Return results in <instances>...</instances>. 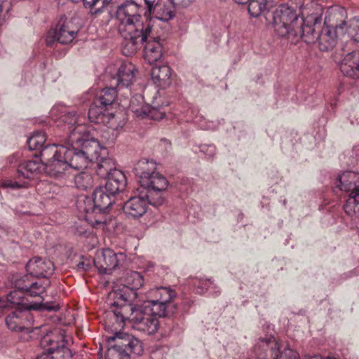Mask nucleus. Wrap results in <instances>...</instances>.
<instances>
[{
    "instance_id": "obj_1",
    "label": "nucleus",
    "mask_w": 359,
    "mask_h": 359,
    "mask_svg": "<svg viewBox=\"0 0 359 359\" xmlns=\"http://www.w3.org/2000/svg\"><path fill=\"white\" fill-rule=\"evenodd\" d=\"M322 11L312 13L306 18H299L295 11L287 5L279 6L273 12V25L276 34L280 37H286L292 43L300 40L306 43H313L318 41L320 50L327 51L332 49L337 41L338 30L343 33V22L335 27H324L321 33L316 30L321 23Z\"/></svg>"
},
{
    "instance_id": "obj_2",
    "label": "nucleus",
    "mask_w": 359,
    "mask_h": 359,
    "mask_svg": "<svg viewBox=\"0 0 359 359\" xmlns=\"http://www.w3.org/2000/svg\"><path fill=\"white\" fill-rule=\"evenodd\" d=\"M116 19L119 32L123 38L121 46H128L130 48L134 45L138 46L141 40L146 37L145 35L141 39L136 36L142 32L144 34L149 32L151 25L154 24L151 18L142 21L140 6L133 0H127L117 7Z\"/></svg>"
},
{
    "instance_id": "obj_3",
    "label": "nucleus",
    "mask_w": 359,
    "mask_h": 359,
    "mask_svg": "<svg viewBox=\"0 0 359 359\" xmlns=\"http://www.w3.org/2000/svg\"><path fill=\"white\" fill-rule=\"evenodd\" d=\"M50 282L45 280L41 283V280H30L29 276H24L15 280V290L11 291L6 296L7 303L5 306H18L17 309H28L30 310H43L48 311H56L59 309V304L55 302H45L41 304H28L25 295L31 297L41 296L50 286Z\"/></svg>"
},
{
    "instance_id": "obj_4",
    "label": "nucleus",
    "mask_w": 359,
    "mask_h": 359,
    "mask_svg": "<svg viewBox=\"0 0 359 359\" xmlns=\"http://www.w3.org/2000/svg\"><path fill=\"white\" fill-rule=\"evenodd\" d=\"M113 305L118 306L113 310V315L117 323L121 324L128 320L133 329L147 334H153L158 330L159 316L149 306H133L126 303V300H123L121 304L115 302Z\"/></svg>"
},
{
    "instance_id": "obj_5",
    "label": "nucleus",
    "mask_w": 359,
    "mask_h": 359,
    "mask_svg": "<svg viewBox=\"0 0 359 359\" xmlns=\"http://www.w3.org/2000/svg\"><path fill=\"white\" fill-rule=\"evenodd\" d=\"M118 90L116 86L109 85L97 93L88 109V118L91 122L103 123L113 130H118L123 126L122 122L116 121V116L112 111Z\"/></svg>"
},
{
    "instance_id": "obj_6",
    "label": "nucleus",
    "mask_w": 359,
    "mask_h": 359,
    "mask_svg": "<svg viewBox=\"0 0 359 359\" xmlns=\"http://www.w3.org/2000/svg\"><path fill=\"white\" fill-rule=\"evenodd\" d=\"M144 35L142 32L137 37L142 38ZM145 38L141 40L140 44L134 45L133 48L128 46H121V51L123 55L130 56L140 50L144 43V57L149 63L152 64L159 60L163 55L164 46L165 45L166 37L162 30H160L154 24L151 25L149 32L145 34Z\"/></svg>"
},
{
    "instance_id": "obj_7",
    "label": "nucleus",
    "mask_w": 359,
    "mask_h": 359,
    "mask_svg": "<svg viewBox=\"0 0 359 359\" xmlns=\"http://www.w3.org/2000/svg\"><path fill=\"white\" fill-rule=\"evenodd\" d=\"M253 352L257 359H299L297 352L283 347L273 336L259 338L254 345Z\"/></svg>"
},
{
    "instance_id": "obj_8",
    "label": "nucleus",
    "mask_w": 359,
    "mask_h": 359,
    "mask_svg": "<svg viewBox=\"0 0 359 359\" xmlns=\"http://www.w3.org/2000/svg\"><path fill=\"white\" fill-rule=\"evenodd\" d=\"M175 297V292L168 287L154 288L147 292L143 305L149 306L159 317L172 316L177 311L176 304L172 302Z\"/></svg>"
},
{
    "instance_id": "obj_9",
    "label": "nucleus",
    "mask_w": 359,
    "mask_h": 359,
    "mask_svg": "<svg viewBox=\"0 0 359 359\" xmlns=\"http://www.w3.org/2000/svg\"><path fill=\"white\" fill-rule=\"evenodd\" d=\"M40 345L44 351L37 359H70V350L65 346V334L60 330H54L42 337Z\"/></svg>"
},
{
    "instance_id": "obj_10",
    "label": "nucleus",
    "mask_w": 359,
    "mask_h": 359,
    "mask_svg": "<svg viewBox=\"0 0 359 359\" xmlns=\"http://www.w3.org/2000/svg\"><path fill=\"white\" fill-rule=\"evenodd\" d=\"M88 130L86 124H79L68 137V142L81 148L90 162L98 161L104 149L95 138L88 139Z\"/></svg>"
},
{
    "instance_id": "obj_11",
    "label": "nucleus",
    "mask_w": 359,
    "mask_h": 359,
    "mask_svg": "<svg viewBox=\"0 0 359 359\" xmlns=\"http://www.w3.org/2000/svg\"><path fill=\"white\" fill-rule=\"evenodd\" d=\"M111 339L118 341L114 347L108 350L106 359H129L128 352L138 355L143 353L142 341L132 335L116 332Z\"/></svg>"
},
{
    "instance_id": "obj_12",
    "label": "nucleus",
    "mask_w": 359,
    "mask_h": 359,
    "mask_svg": "<svg viewBox=\"0 0 359 359\" xmlns=\"http://www.w3.org/2000/svg\"><path fill=\"white\" fill-rule=\"evenodd\" d=\"M65 146H67L68 151L62 156V160L56 161L55 164H52L54 168H58L57 172H60L61 175L69 168L74 170L86 168L90 161L82 150L76 145L69 144L68 138L65 142Z\"/></svg>"
},
{
    "instance_id": "obj_13",
    "label": "nucleus",
    "mask_w": 359,
    "mask_h": 359,
    "mask_svg": "<svg viewBox=\"0 0 359 359\" xmlns=\"http://www.w3.org/2000/svg\"><path fill=\"white\" fill-rule=\"evenodd\" d=\"M137 191L147 201L148 204L158 207L164 203L163 194L168 186V181H137Z\"/></svg>"
},
{
    "instance_id": "obj_14",
    "label": "nucleus",
    "mask_w": 359,
    "mask_h": 359,
    "mask_svg": "<svg viewBox=\"0 0 359 359\" xmlns=\"http://www.w3.org/2000/svg\"><path fill=\"white\" fill-rule=\"evenodd\" d=\"M78 31L72 21L61 18L55 29L48 32L46 43L49 46H52L55 41L62 44L69 43L76 38Z\"/></svg>"
},
{
    "instance_id": "obj_15",
    "label": "nucleus",
    "mask_w": 359,
    "mask_h": 359,
    "mask_svg": "<svg viewBox=\"0 0 359 359\" xmlns=\"http://www.w3.org/2000/svg\"><path fill=\"white\" fill-rule=\"evenodd\" d=\"M68 151L67 146L61 144H48L43 147L40 149L41 161L45 165L46 172L50 177H60V172H57L58 168L52 166V164H55V161L62 160V156H65Z\"/></svg>"
},
{
    "instance_id": "obj_16",
    "label": "nucleus",
    "mask_w": 359,
    "mask_h": 359,
    "mask_svg": "<svg viewBox=\"0 0 359 359\" xmlns=\"http://www.w3.org/2000/svg\"><path fill=\"white\" fill-rule=\"evenodd\" d=\"M31 311L27 308L16 309L8 314L5 319L8 328L14 332H25L26 334L37 330L38 327H32L34 316Z\"/></svg>"
},
{
    "instance_id": "obj_17",
    "label": "nucleus",
    "mask_w": 359,
    "mask_h": 359,
    "mask_svg": "<svg viewBox=\"0 0 359 359\" xmlns=\"http://www.w3.org/2000/svg\"><path fill=\"white\" fill-rule=\"evenodd\" d=\"M123 253H115L109 248L98 251L94 259L95 266L100 273L108 274L115 269L125 259Z\"/></svg>"
},
{
    "instance_id": "obj_18",
    "label": "nucleus",
    "mask_w": 359,
    "mask_h": 359,
    "mask_svg": "<svg viewBox=\"0 0 359 359\" xmlns=\"http://www.w3.org/2000/svg\"><path fill=\"white\" fill-rule=\"evenodd\" d=\"M27 271L30 280H41L43 283L45 280H50L48 278L51 276L55 270L53 263L47 259L42 257H34L26 265Z\"/></svg>"
},
{
    "instance_id": "obj_19",
    "label": "nucleus",
    "mask_w": 359,
    "mask_h": 359,
    "mask_svg": "<svg viewBox=\"0 0 359 359\" xmlns=\"http://www.w3.org/2000/svg\"><path fill=\"white\" fill-rule=\"evenodd\" d=\"M337 187L350 193L344 205L345 212L351 217L359 214V181H338Z\"/></svg>"
},
{
    "instance_id": "obj_20",
    "label": "nucleus",
    "mask_w": 359,
    "mask_h": 359,
    "mask_svg": "<svg viewBox=\"0 0 359 359\" xmlns=\"http://www.w3.org/2000/svg\"><path fill=\"white\" fill-rule=\"evenodd\" d=\"M135 67L131 63H122L116 74L109 77V84L118 90L128 88L135 80Z\"/></svg>"
},
{
    "instance_id": "obj_21",
    "label": "nucleus",
    "mask_w": 359,
    "mask_h": 359,
    "mask_svg": "<svg viewBox=\"0 0 359 359\" xmlns=\"http://www.w3.org/2000/svg\"><path fill=\"white\" fill-rule=\"evenodd\" d=\"M148 205L144 197L139 194V196L132 197L125 203L123 210L127 217L138 219L147 212Z\"/></svg>"
},
{
    "instance_id": "obj_22",
    "label": "nucleus",
    "mask_w": 359,
    "mask_h": 359,
    "mask_svg": "<svg viewBox=\"0 0 359 359\" xmlns=\"http://www.w3.org/2000/svg\"><path fill=\"white\" fill-rule=\"evenodd\" d=\"M341 72L346 76L359 78V50L347 53L340 64Z\"/></svg>"
},
{
    "instance_id": "obj_23",
    "label": "nucleus",
    "mask_w": 359,
    "mask_h": 359,
    "mask_svg": "<svg viewBox=\"0 0 359 359\" xmlns=\"http://www.w3.org/2000/svg\"><path fill=\"white\" fill-rule=\"evenodd\" d=\"M135 175L141 180H165L158 172L156 170V163L148 159L140 160L135 168Z\"/></svg>"
},
{
    "instance_id": "obj_24",
    "label": "nucleus",
    "mask_w": 359,
    "mask_h": 359,
    "mask_svg": "<svg viewBox=\"0 0 359 359\" xmlns=\"http://www.w3.org/2000/svg\"><path fill=\"white\" fill-rule=\"evenodd\" d=\"M97 175L102 180H126L125 174L114 167L110 159H103L97 164Z\"/></svg>"
},
{
    "instance_id": "obj_25",
    "label": "nucleus",
    "mask_w": 359,
    "mask_h": 359,
    "mask_svg": "<svg viewBox=\"0 0 359 359\" xmlns=\"http://www.w3.org/2000/svg\"><path fill=\"white\" fill-rule=\"evenodd\" d=\"M62 114L60 119L63 123L64 130L68 134L67 138L79 124H85V117L81 111L78 113L73 109H65Z\"/></svg>"
},
{
    "instance_id": "obj_26",
    "label": "nucleus",
    "mask_w": 359,
    "mask_h": 359,
    "mask_svg": "<svg viewBox=\"0 0 359 359\" xmlns=\"http://www.w3.org/2000/svg\"><path fill=\"white\" fill-rule=\"evenodd\" d=\"M151 75L156 86L161 89L170 86L171 83V69L168 65L153 67Z\"/></svg>"
},
{
    "instance_id": "obj_27",
    "label": "nucleus",
    "mask_w": 359,
    "mask_h": 359,
    "mask_svg": "<svg viewBox=\"0 0 359 359\" xmlns=\"http://www.w3.org/2000/svg\"><path fill=\"white\" fill-rule=\"evenodd\" d=\"M41 163L39 160H29L20 163L18 169V177H23L26 179L34 177L40 172Z\"/></svg>"
},
{
    "instance_id": "obj_28",
    "label": "nucleus",
    "mask_w": 359,
    "mask_h": 359,
    "mask_svg": "<svg viewBox=\"0 0 359 359\" xmlns=\"http://www.w3.org/2000/svg\"><path fill=\"white\" fill-rule=\"evenodd\" d=\"M98 212H104L114 202V199L102 189V187L97 188L93 194Z\"/></svg>"
},
{
    "instance_id": "obj_29",
    "label": "nucleus",
    "mask_w": 359,
    "mask_h": 359,
    "mask_svg": "<svg viewBox=\"0 0 359 359\" xmlns=\"http://www.w3.org/2000/svg\"><path fill=\"white\" fill-rule=\"evenodd\" d=\"M129 108L137 117L145 118L149 105L145 104L142 95L136 94L130 99Z\"/></svg>"
},
{
    "instance_id": "obj_30",
    "label": "nucleus",
    "mask_w": 359,
    "mask_h": 359,
    "mask_svg": "<svg viewBox=\"0 0 359 359\" xmlns=\"http://www.w3.org/2000/svg\"><path fill=\"white\" fill-rule=\"evenodd\" d=\"M175 9L177 8L170 3L165 4L160 1L156 7L155 18L161 21L168 22L175 18Z\"/></svg>"
},
{
    "instance_id": "obj_31",
    "label": "nucleus",
    "mask_w": 359,
    "mask_h": 359,
    "mask_svg": "<svg viewBox=\"0 0 359 359\" xmlns=\"http://www.w3.org/2000/svg\"><path fill=\"white\" fill-rule=\"evenodd\" d=\"M96 206L97 205L93 197H85L84 198L79 199L77 202V208L79 210L86 214V219L87 218V216H91V215L100 213V212H98V208H97Z\"/></svg>"
},
{
    "instance_id": "obj_32",
    "label": "nucleus",
    "mask_w": 359,
    "mask_h": 359,
    "mask_svg": "<svg viewBox=\"0 0 359 359\" xmlns=\"http://www.w3.org/2000/svg\"><path fill=\"white\" fill-rule=\"evenodd\" d=\"M86 8L90 10L92 15H97L104 11L111 0H81Z\"/></svg>"
},
{
    "instance_id": "obj_33",
    "label": "nucleus",
    "mask_w": 359,
    "mask_h": 359,
    "mask_svg": "<svg viewBox=\"0 0 359 359\" xmlns=\"http://www.w3.org/2000/svg\"><path fill=\"white\" fill-rule=\"evenodd\" d=\"M127 187V181H107L104 191L112 198L120 192L123 191Z\"/></svg>"
},
{
    "instance_id": "obj_34",
    "label": "nucleus",
    "mask_w": 359,
    "mask_h": 359,
    "mask_svg": "<svg viewBox=\"0 0 359 359\" xmlns=\"http://www.w3.org/2000/svg\"><path fill=\"white\" fill-rule=\"evenodd\" d=\"M156 101L154 103L152 107L149 105L148 111L145 114V117H149L154 120H161L164 118L166 113L163 109V107L168 106V103L165 102L163 103L161 105H159L156 98Z\"/></svg>"
},
{
    "instance_id": "obj_35",
    "label": "nucleus",
    "mask_w": 359,
    "mask_h": 359,
    "mask_svg": "<svg viewBox=\"0 0 359 359\" xmlns=\"http://www.w3.org/2000/svg\"><path fill=\"white\" fill-rule=\"evenodd\" d=\"M45 133L42 131H37L27 140V144L30 150H40L46 142Z\"/></svg>"
},
{
    "instance_id": "obj_36",
    "label": "nucleus",
    "mask_w": 359,
    "mask_h": 359,
    "mask_svg": "<svg viewBox=\"0 0 359 359\" xmlns=\"http://www.w3.org/2000/svg\"><path fill=\"white\" fill-rule=\"evenodd\" d=\"M248 12L252 17H258L264 12L267 0H249Z\"/></svg>"
},
{
    "instance_id": "obj_37",
    "label": "nucleus",
    "mask_w": 359,
    "mask_h": 359,
    "mask_svg": "<svg viewBox=\"0 0 359 359\" xmlns=\"http://www.w3.org/2000/svg\"><path fill=\"white\" fill-rule=\"evenodd\" d=\"M126 283L133 290L140 289L144 284L142 276L137 271H130L128 273Z\"/></svg>"
},
{
    "instance_id": "obj_38",
    "label": "nucleus",
    "mask_w": 359,
    "mask_h": 359,
    "mask_svg": "<svg viewBox=\"0 0 359 359\" xmlns=\"http://www.w3.org/2000/svg\"><path fill=\"white\" fill-rule=\"evenodd\" d=\"M104 212L94 214L95 216H87L86 220L89 221L94 228L102 227L103 229L108 225L107 216L104 215Z\"/></svg>"
},
{
    "instance_id": "obj_39",
    "label": "nucleus",
    "mask_w": 359,
    "mask_h": 359,
    "mask_svg": "<svg viewBox=\"0 0 359 359\" xmlns=\"http://www.w3.org/2000/svg\"><path fill=\"white\" fill-rule=\"evenodd\" d=\"M184 113L185 121H194L196 123L198 122L200 116H198V109L197 107L189 106Z\"/></svg>"
},
{
    "instance_id": "obj_40",
    "label": "nucleus",
    "mask_w": 359,
    "mask_h": 359,
    "mask_svg": "<svg viewBox=\"0 0 359 359\" xmlns=\"http://www.w3.org/2000/svg\"><path fill=\"white\" fill-rule=\"evenodd\" d=\"M348 33L355 41L359 42V18L352 20Z\"/></svg>"
},
{
    "instance_id": "obj_41",
    "label": "nucleus",
    "mask_w": 359,
    "mask_h": 359,
    "mask_svg": "<svg viewBox=\"0 0 359 359\" xmlns=\"http://www.w3.org/2000/svg\"><path fill=\"white\" fill-rule=\"evenodd\" d=\"M146 6L144 15L148 18L152 14L154 15L156 13V7L160 1L156 2L155 0H144Z\"/></svg>"
},
{
    "instance_id": "obj_42",
    "label": "nucleus",
    "mask_w": 359,
    "mask_h": 359,
    "mask_svg": "<svg viewBox=\"0 0 359 359\" xmlns=\"http://www.w3.org/2000/svg\"><path fill=\"white\" fill-rule=\"evenodd\" d=\"M197 124H198L199 127L203 130H215L218 126V123L208 121L202 116L199 117V121Z\"/></svg>"
},
{
    "instance_id": "obj_43",
    "label": "nucleus",
    "mask_w": 359,
    "mask_h": 359,
    "mask_svg": "<svg viewBox=\"0 0 359 359\" xmlns=\"http://www.w3.org/2000/svg\"><path fill=\"white\" fill-rule=\"evenodd\" d=\"M200 151L208 158H212L216 151V148L213 144H201L200 146Z\"/></svg>"
},
{
    "instance_id": "obj_44",
    "label": "nucleus",
    "mask_w": 359,
    "mask_h": 359,
    "mask_svg": "<svg viewBox=\"0 0 359 359\" xmlns=\"http://www.w3.org/2000/svg\"><path fill=\"white\" fill-rule=\"evenodd\" d=\"M359 180V173L352 170H346L339 174L336 180Z\"/></svg>"
},
{
    "instance_id": "obj_45",
    "label": "nucleus",
    "mask_w": 359,
    "mask_h": 359,
    "mask_svg": "<svg viewBox=\"0 0 359 359\" xmlns=\"http://www.w3.org/2000/svg\"><path fill=\"white\" fill-rule=\"evenodd\" d=\"M20 182L22 183H19L18 181H3L1 186L3 187H11L13 189L26 187L27 186V181H20Z\"/></svg>"
},
{
    "instance_id": "obj_46",
    "label": "nucleus",
    "mask_w": 359,
    "mask_h": 359,
    "mask_svg": "<svg viewBox=\"0 0 359 359\" xmlns=\"http://www.w3.org/2000/svg\"><path fill=\"white\" fill-rule=\"evenodd\" d=\"M213 285V283L211 281L210 279L208 280H202L199 281L198 285V293H203L208 290H209L210 287Z\"/></svg>"
},
{
    "instance_id": "obj_47",
    "label": "nucleus",
    "mask_w": 359,
    "mask_h": 359,
    "mask_svg": "<svg viewBox=\"0 0 359 359\" xmlns=\"http://www.w3.org/2000/svg\"><path fill=\"white\" fill-rule=\"evenodd\" d=\"M170 1L176 8H186L191 3V0H170Z\"/></svg>"
},
{
    "instance_id": "obj_48",
    "label": "nucleus",
    "mask_w": 359,
    "mask_h": 359,
    "mask_svg": "<svg viewBox=\"0 0 359 359\" xmlns=\"http://www.w3.org/2000/svg\"><path fill=\"white\" fill-rule=\"evenodd\" d=\"M90 268V262L88 259H85L83 261L80 262L77 264V269L80 271H87Z\"/></svg>"
},
{
    "instance_id": "obj_49",
    "label": "nucleus",
    "mask_w": 359,
    "mask_h": 359,
    "mask_svg": "<svg viewBox=\"0 0 359 359\" xmlns=\"http://www.w3.org/2000/svg\"><path fill=\"white\" fill-rule=\"evenodd\" d=\"M110 296H112V294H110ZM113 296L115 297V298H118V297H119V302H114L113 303L111 304V312L113 313V310H114L116 308H118V306H114L113 305V304H114L115 302H116L118 304H121V303H123V300H126L127 301V299L126 298H123V295L121 294V293H118V292H114L113 293ZM126 303H128V302H126Z\"/></svg>"
},
{
    "instance_id": "obj_50",
    "label": "nucleus",
    "mask_w": 359,
    "mask_h": 359,
    "mask_svg": "<svg viewBox=\"0 0 359 359\" xmlns=\"http://www.w3.org/2000/svg\"><path fill=\"white\" fill-rule=\"evenodd\" d=\"M19 157H20V156H19L18 154H13L11 156H10L8 158V163L11 165V164L17 163L18 159L19 158Z\"/></svg>"
},
{
    "instance_id": "obj_51",
    "label": "nucleus",
    "mask_w": 359,
    "mask_h": 359,
    "mask_svg": "<svg viewBox=\"0 0 359 359\" xmlns=\"http://www.w3.org/2000/svg\"><path fill=\"white\" fill-rule=\"evenodd\" d=\"M86 181H81V180H79V181H75V184H76V186L79 188V189H87V187L86 186H84L83 184V182H85Z\"/></svg>"
},
{
    "instance_id": "obj_52",
    "label": "nucleus",
    "mask_w": 359,
    "mask_h": 359,
    "mask_svg": "<svg viewBox=\"0 0 359 359\" xmlns=\"http://www.w3.org/2000/svg\"><path fill=\"white\" fill-rule=\"evenodd\" d=\"M235 2H236L238 4H244L245 3H248L249 0H234Z\"/></svg>"
},
{
    "instance_id": "obj_53",
    "label": "nucleus",
    "mask_w": 359,
    "mask_h": 359,
    "mask_svg": "<svg viewBox=\"0 0 359 359\" xmlns=\"http://www.w3.org/2000/svg\"><path fill=\"white\" fill-rule=\"evenodd\" d=\"M309 359H336V358H322L321 357H319V356H313V357H311Z\"/></svg>"
},
{
    "instance_id": "obj_54",
    "label": "nucleus",
    "mask_w": 359,
    "mask_h": 359,
    "mask_svg": "<svg viewBox=\"0 0 359 359\" xmlns=\"http://www.w3.org/2000/svg\"><path fill=\"white\" fill-rule=\"evenodd\" d=\"M71 1H73V2L76 3V2H79L80 0H71Z\"/></svg>"
},
{
    "instance_id": "obj_55",
    "label": "nucleus",
    "mask_w": 359,
    "mask_h": 359,
    "mask_svg": "<svg viewBox=\"0 0 359 359\" xmlns=\"http://www.w3.org/2000/svg\"><path fill=\"white\" fill-rule=\"evenodd\" d=\"M1 307V306H0V308Z\"/></svg>"
}]
</instances>
